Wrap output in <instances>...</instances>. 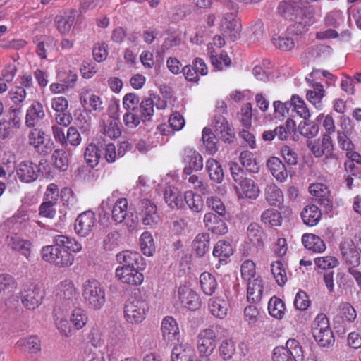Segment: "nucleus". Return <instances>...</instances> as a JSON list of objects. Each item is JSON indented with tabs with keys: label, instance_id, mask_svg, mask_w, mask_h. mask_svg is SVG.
I'll return each instance as SVG.
<instances>
[{
	"label": "nucleus",
	"instance_id": "c9c22d12",
	"mask_svg": "<svg viewBox=\"0 0 361 361\" xmlns=\"http://www.w3.org/2000/svg\"><path fill=\"white\" fill-rule=\"evenodd\" d=\"M302 243L305 248L314 252H322L326 249L324 241L314 234H304L302 237Z\"/></svg>",
	"mask_w": 361,
	"mask_h": 361
},
{
	"label": "nucleus",
	"instance_id": "5fc2aeb1",
	"mask_svg": "<svg viewBox=\"0 0 361 361\" xmlns=\"http://www.w3.org/2000/svg\"><path fill=\"white\" fill-rule=\"evenodd\" d=\"M292 111L295 112L304 120H308L311 116L304 100L296 94L292 96Z\"/></svg>",
	"mask_w": 361,
	"mask_h": 361
},
{
	"label": "nucleus",
	"instance_id": "1a4fd4ad",
	"mask_svg": "<svg viewBox=\"0 0 361 361\" xmlns=\"http://www.w3.org/2000/svg\"><path fill=\"white\" fill-rule=\"evenodd\" d=\"M139 103V97L134 93H128L123 98V106L126 110L123 121L128 128H134V124L133 123L138 121L135 113Z\"/></svg>",
	"mask_w": 361,
	"mask_h": 361
},
{
	"label": "nucleus",
	"instance_id": "49530a36",
	"mask_svg": "<svg viewBox=\"0 0 361 361\" xmlns=\"http://www.w3.org/2000/svg\"><path fill=\"white\" fill-rule=\"evenodd\" d=\"M128 201L126 198L118 200L114 204L111 213L112 219L116 224L123 222L127 217Z\"/></svg>",
	"mask_w": 361,
	"mask_h": 361
},
{
	"label": "nucleus",
	"instance_id": "a19ab883",
	"mask_svg": "<svg viewBox=\"0 0 361 361\" xmlns=\"http://www.w3.org/2000/svg\"><path fill=\"white\" fill-rule=\"evenodd\" d=\"M210 237L208 233H200L193 240L192 247L199 257L204 256L209 250Z\"/></svg>",
	"mask_w": 361,
	"mask_h": 361
},
{
	"label": "nucleus",
	"instance_id": "13d9d810",
	"mask_svg": "<svg viewBox=\"0 0 361 361\" xmlns=\"http://www.w3.org/2000/svg\"><path fill=\"white\" fill-rule=\"evenodd\" d=\"M313 336L320 347L329 348L334 343L335 338L331 329L327 331H316L312 333Z\"/></svg>",
	"mask_w": 361,
	"mask_h": 361
},
{
	"label": "nucleus",
	"instance_id": "774afa93",
	"mask_svg": "<svg viewBox=\"0 0 361 361\" xmlns=\"http://www.w3.org/2000/svg\"><path fill=\"white\" fill-rule=\"evenodd\" d=\"M279 12L286 18L290 17V15L295 16L296 11L300 10V5L298 2L290 3L286 1L280 2L278 6Z\"/></svg>",
	"mask_w": 361,
	"mask_h": 361
},
{
	"label": "nucleus",
	"instance_id": "c756f323",
	"mask_svg": "<svg viewBox=\"0 0 361 361\" xmlns=\"http://www.w3.org/2000/svg\"><path fill=\"white\" fill-rule=\"evenodd\" d=\"M20 126V120L14 115L9 119H2L0 121V138L2 140L10 139L14 135V129H18Z\"/></svg>",
	"mask_w": 361,
	"mask_h": 361
},
{
	"label": "nucleus",
	"instance_id": "7ed1b4c3",
	"mask_svg": "<svg viewBox=\"0 0 361 361\" xmlns=\"http://www.w3.org/2000/svg\"><path fill=\"white\" fill-rule=\"evenodd\" d=\"M148 312V302L140 297H130L124 305V316L129 323L142 322L145 319Z\"/></svg>",
	"mask_w": 361,
	"mask_h": 361
},
{
	"label": "nucleus",
	"instance_id": "0eeeda50",
	"mask_svg": "<svg viewBox=\"0 0 361 361\" xmlns=\"http://www.w3.org/2000/svg\"><path fill=\"white\" fill-rule=\"evenodd\" d=\"M296 11L294 17H290L295 20V23L289 26V30L297 31V34H302L306 31V27L310 26L315 22L314 12L312 7L302 8Z\"/></svg>",
	"mask_w": 361,
	"mask_h": 361
},
{
	"label": "nucleus",
	"instance_id": "6e6552de",
	"mask_svg": "<svg viewBox=\"0 0 361 361\" xmlns=\"http://www.w3.org/2000/svg\"><path fill=\"white\" fill-rule=\"evenodd\" d=\"M27 138L28 144L40 154L47 155L53 149V142H46L45 133L41 128L33 127L29 132Z\"/></svg>",
	"mask_w": 361,
	"mask_h": 361
},
{
	"label": "nucleus",
	"instance_id": "4c0bfd02",
	"mask_svg": "<svg viewBox=\"0 0 361 361\" xmlns=\"http://www.w3.org/2000/svg\"><path fill=\"white\" fill-rule=\"evenodd\" d=\"M265 198L271 205H280L283 200V192L274 183H269L265 188Z\"/></svg>",
	"mask_w": 361,
	"mask_h": 361
},
{
	"label": "nucleus",
	"instance_id": "680f3d73",
	"mask_svg": "<svg viewBox=\"0 0 361 361\" xmlns=\"http://www.w3.org/2000/svg\"><path fill=\"white\" fill-rule=\"evenodd\" d=\"M140 248L144 255L152 256L155 250L154 243L149 232H144L140 238Z\"/></svg>",
	"mask_w": 361,
	"mask_h": 361
},
{
	"label": "nucleus",
	"instance_id": "f3484780",
	"mask_svg": "<svg viewBox=\"0 0 361 361\" xmlns=\"http://www.w3.org/2000/svg\"><path fill=\"white\" fill-rule=\"evenodd\" d=\"M161 332L162 340L166 344L174 343L178 340L179 328L176 320L171 317H165L161 322Z\"/></svg>",
	"mask_w": 361,
	"mask_h": 361
},
{
	"label": "nucleus",
	"instance_id": "39448f33",
	"mask_svg": "<svg viewBox=\"0 0 361 361\" xmlns=\"http://www.w3.org/2000/svg\"><path fill=\"white\" fill-rule=\"evenodd\" d=\"M211 126L213 133L218 139L225 143H231L235 137L233 128L224 115H214Z\"/></svg>",
	"mask_w": 361,
	"mask_h": 361
},
{
	"label": "nucleus",
	"instance_id": "bb28decb",
	"mask_svg": "<svg viewBox=\"0 0 361 361\" xmlns=\"http://www.w3.org/2000/svg\"><path fill=\"white\" fill-rule=\"evenodd\" d=\"M164 200L171 209H180L184 205V195L173 186H168L164 190Z\"/></svg>",
	"mask_w": 361,
	"mask_h": 361
},
{
	"label": "nucleus",
	"instance_id": "052dcab7",
	"mask_svg": "<svg viewBox=\"0 0 361 361\" xmlns=\"http://www.w3.org/2000/svg\"><path fill=\"white\" fill-rule=\"evenodd\" d=\"M286 347L293 361H303V351L299 342L295 339H288Z\"/></svg>",
	"mask_w": 361,
	"mask_h": 361
},
{
	"label": "nucleus",
	"instance_id": "0e129e2a",
	"mask_svg": "<svg viewBox=\"0 0 361 361\" xmlns=\"http://www.w3.org/2000/svg\"><path fill=\"white\" fill-rule=\"evenodd\" d=\"M210 60L212 64L219 70H222L224 67H228L231 63V60L228 56L226 51H221L219 54H213L211 53Z\"/></svg>",
	"mask_w": 361,
	"mask_h": 361
},
{
	"label": "nucleus",
	"instance_id": "412c9836",
	"mask_svg": "<svg viewBox=\"0 0 361 361\" xmlns=\"http://www.w3.org/2000/svg\"><path fill=\"white\" fill-rule=\"evenodd\" d=\"M224 217L213 212H208L204 216V225L213 233L224 235L228 233V226Z\"/></svg>",
	"mask_w": 361,
	"mask_h": 361
},
{
	"label": "nucleus",
	"instance_id": "a211bd4d",
	"mask_svg": "<svg viewBox=\"0 0 361 361\" xmlns=\"http://www.w3.org/2000/svg\"><path fill=\"white\" fill-rule=\"evenodd\" d=\"M340 250L342 259L348 268L357 267L360 266V252L355 249L352 242H348V240L341 242L340 244Z\"/></svg>",
	"mask_w": 361,
	"mask_h": 361
},
{
	"label": "nucleus",
	"instance_id": "e2e57ef3",
	"mask_svg": "<svg viewBox=\"0 0 361 361\" xmlns=\"http://www.w3.org/2000/svg\"><path fill=\"white\" fill-rule=\"evenodd\" d=\"M271 273L279 286H283L287 281L286 272L283 263L280 261L274 262L271 264Z\"/></svg>",
	"mask_w": 361,
	"mask_h": 361
},
{
	"label": "nucleus",
	"instance_id": "c85d7f7f",
	"mask_svg": "<svg viewBox=\"0 0 361 361\" xmlns=\"http://www.w3.org/2000/svg\"><path fill=\"white\" fill-rule=\"evenodd\" d=\"M267 166L273 176L279 181L283 182L288 177V171L281 160L271 157L267 161Z\"/></svg>",
	"mask_w": 361,
	"mask_h": 361
},
{
	"label": "nucleus",
	"instance_id": "603ef678",
	"mask_svg": "<svg viewBox=\"0 0 361 361\" xmlns=\"http://www.w3.org/2000/svg\"><path fill=\"white\" fill-rule=\"evenodd\" d=\"M88 322V316L86 311L82 308H75L71 313L70 322L76 330L84 327Z\"/></svg>",
	"mask_w": 361,
	"mask_h": 361
},
{
	"label": "nucleus",
	"instance_id": "dca6fc26",
	"mask_svg": "<svg viewBox=\"0 0 361 361\" xmlns=\"http://www.w3.org/2000/svg\"><path fill=\"white\" fill-rule=\"evenodd\" d=\"M80 102L86 111L102 112L104 107L102 98L94 94L91 90L82 89L80 94Z\"/></svg>",
	"mask_w": 361,
	"mask_h": 361
},
{
	"label": "nucleus",
	"instance_id": "9d476101",
	"mask_svg": "<svg viewBox=\"0 0 361 361\" xmlns=\"http://www.w3.org/2000/svg\"><path fill=\"white\" fill-rule=\"evenodd\" d=\"M221 30L223 35L234 42L240 38L241 25L233 13H226L221 23Z\"/></svg>",
	"mask_w": 361,
	"mask_h": 361
},
{
	"label": "nucleus",
	"instance_id": "6ab92c4d",
	"mask_svg": "<svg viewBox=\"0 0 361 361\" xmlns=\"http://www.w3.org/2000/svg\"><path fill=\"white\" fill-rule=\"evenodd\" d=\"M339 310L340 312L334 317V323L336 329L341 327L345 329L346 323H352L355 320L356 310L351 304L347 302L341 303Z\"/></svg>",
	"mask_w": 361,
	"mask_h": 361
},
{
	"label": "nucleus",
	"instance_id": "473e14b6",
	"mask_svg": "<svg viewBox=\"0 0 361 361\" xmlns=\"http://www.w3.org/2000/svg\"><path fill=\"white\" fill-rule=\"evenodd\" d=\"M321 216V210L314 204L307 205L301 212V218L304 224L310 226L317 225Z\"/></svg>",
	"mask_w": 361,
	"mask_h": 361
},
{
	"label": "nucleus",
	"instance_id": "338daca9",
	"mask_svg": "<svg viewBox=\"0 0 361 361\" xmlns=\"http://www.w3.org/2000/svg\"><path fill=\"white\" fill-rule=\"evenodd\" d=\"M262 221L271 226H276L281 224L280 213L275 209L265 210L261 216Z\"/></svg>",
	"mask_w": 361,
	"mask_h": 361
},
{
	"label": "nucleus",
	"instance_id": "de8ad7c7",
	"mask_svg": "<svg viewBox=\"0 0 361 361\" xmlns=\"http://www.w3.org/2000/svg\"><path fill=\"white\" fill-rule=\"evenodd\" d=\"M206 169L211 180L218 183L222 182L224 171L221 165L216 160L208 159L206 163Z\"/></svg>",
	"mask_w": 361,
	"mask_h": 361
},
{
	"label": "nucleus",
	"instance_id": "4468645a",
	"mask_svg": "<svg viewBox=\"0 0 361 361\" xmlns=\"http://www.w3.org/2000/svg\"><path fill=\"white\" fill-rule=\"evenodd\" d=\"M95 214L92 211H86L81 213L76 219L75 223V231L81 237L89 235L95 224Z\"/></svg>",
	"mask_w": 361,
	"mask_h": 361
},
{
	"label": "nucleus",
	"instance_id": "f257e3e1",
	"mask_svg": "<svg viewBox=\"0 0 361 361\" xmlns=\"http://www.w3.org/2000/svg\"><path fill=\"white\" fill-rule=\"evenodd\" d=\"M81 249V244L75 239L57 235L54 237V245L44 246L41 255L44 261L53 263L59 267H68L74 262V256L70 251L78 252Z\"/></svg>",
	"mask_w": 361,
	"mask_h": 361
},
{
	"label": "nucleus",
	"instance_id": "a18cd8bd",
	"mask_svg": "<svg viewBox=\"0 0 361 361\" xmlns=\"http://www.w3.org/2000/svg\"><path fill=\"white\" fill-rule=\"evenodd\" d=\"M75 21V13L71 11L69 14L58 15L55 18L57 29L62 35L68 33Z\"/></svg>",
	"mask_w": 361,
	"mask_h": 361
},
{
	"label": "nucleus",
	"instance_id": "2eb2a0df",
	"mask_svg": "<svg viewBox=\"0 0 361 361\" xmlns=\"http://www.w3.org/2000/svg\"><path fill=\"white\" fill-rule=\"evenodd\" d=\"M44 297L43 291L37 285L30 284L21 292V300L23 305L30 310H34L41 303Z\"/></svg>",
	"mask_w": 361,
	"mask_h": 361
},
{
	"label": "nucleus",
	"instance_id": "5701e85b",
	"mask_svg": "<svg viewBox=\"0 0 361 361\" xmlns=\"http://www.w3.org/2000/svg\"><path fill=\"white\" fill-rule=\"evenodd\" d=\"M154 100L152 97L146 98L139 103L136 110V114L138 121L134 124V128L137 127L141 121H150L154 112Z\"/></svg>",
	"mask_w": 361,
	"mask_h": 361
},
{
	"label": "nucleus",
	"instance_id": "864d4df0",
	"mask_svg": "<svg viewBox=\"0 0 361 361\" xmlns=\"http://www.w3.org/2000/svg\"><path fill=\"white\" fill-rule=\"evenodd\" d=\"M8 245L11 249L18 250L27 259L30 255L31 243L18 236L11 237Z\"/></svg>",
	"mask_w": 361,
	"mask_h": 361
},
{
	"label": "nucleus",
	"instance_id": "09e8293b",
	"mask_svg": "<svg viewBox=\"0 0 361 361\" xmlns=\"http://www.w3.org/2000/svg\"><path fill=\"white\" fill-rule=\"evenodd\" d=\"M54 313L55 324L59 331L66 336H71L72 335V329L70 322L63 315V310L54 309Z\"/></svg>",
	"mask_w": 361,
	"mask_h": 361
},
{
	"label": "nucleus",
	"instance_id": "f8f14e48",
	"mask_svg": "<svg viewBox=\"0 0 361 361\" xmlns=\"http://www.w3.org/2000/svg\"><path fill=\"white\" fill-rule=\"evenodd\" d=\"M183 159L185 164L183 173L186 176L191 175L193 171H200L203 168L202 157L192 148H185Z\"/></svg>",
	"mask_w": 361,
	"mask_h": 361
},
{
	"label": "nucleus",
	"instance_id": "cd10ccee",
	"mask_svg": "<svg viewBox=\"0 0 361 361\" xmlns=\"http://www.w3.org/2000/svg\"><path fill=\"white\" fill-rule=\"evenodd\" d=\"M299 35L297 34V31L290 32L288 27L286 33L277 37H273V42L276 48L283 51H289L295 47V42Z\"/></svg>",
	"mask_w": 361,
	"mask_h": 361
},
{
	"label": "nucleus",
	"instance_id": "3c124183",
	"mask_svg": "<svg viewBox=\"0 0 361 361\" xmlns=\"http://www.w3.org/2000/svg\"><path fill=\"white\" fill-rule=\"evenodd\" d=\"M101 157V150L94 144L88 145L84 152V159L86 164L91 168L97 166Z\"/></svg>",
	"mask_w": 361,
	"mask_h": 361
},
{
	"label": "nucleus",
	"instance_id": "c03bdc74",
	"mask_svg": "<svg viewBox=\"0 0 361 361\" xmlns=\"http://www.w3.org/2000/svg\"><path fill=\"white\" fill-rule=\"evenodd\" d=\"M218 137L211 128H204L202 130V141L207 152L210 154H215L218 150Z\"/></svg>",
	"mask_w": 361,
	"mask_h": 361
},
{
	"label": "nucleus",
	"instance_id": "f704fd0d",
	"mask_svg": "<svg viewBox=\"0 0 361 361\" xmlns=\"http://www.w3.org/2000/svg\"><path fill=\"white\" fill-rule=\"evenodd\" d=\"M60 298L65 303V305H73L76 300L77 291L74 284L70 281H64L60 285Z\"/></svg>",
	"mask_w": 361,
	"mask_h": 361
},
{
	"label": "nucleus",
	"instance_id": "aec40b11",
	"mask_svg": "<svg viewBox=\"0 0 361 361\" xmlns=\"http://www.w3.org/2000/svg\"><path fill=\"white\" fill-rule=\"evenodd\" d=\"M178 298L181 304L190 310H196L201 307V301L197 293L186 286L178 289Z\"/></svg>",
	"mask_w": 361,
	"mask_h": 361
},
{
	"label": "nucleus",
	"instance_id": "4d7b16f0",
	"mask_svg": "<svg viewBox=\"0 0 361 361\" xmlns=\"http://www.w3.org/2000/svg\"><path fill=\"white\" fill-rule=\"evenodd\" d=\"M285 305L280 298L274 296L269 300L268 310L273 317L281 319L285 314Z\"/></svg>",
	"mask_w": 361,
	"mask_h": 361
},
{
	"label": "nucleus",
	"instance_id": "bf43d9fd",
	"mask_svg": "<svg viewBox=\"0 0 361 361\" xmlns=\"http://www.w3.org/2000/svg\"><path fill=\"white\" fill-rule=\"evenodd\" d=\"M183 200L184 203L185 202L193 212H199L203 208L204 204L201 196L199 195H195L191 191L185 192Z\"/></svg>",
	"mask_w": 361,
	"mask_h": 361
},
{
	"label": "nucleus",
	"instance_id": "2f4dec72",
	"mask_svg": "<svg viewBox=\"0 0 361 361\" xmlns=\"http://www.w3.org/2000/svg\"><path fill=\"white\" fill-rule=\"evenodd\" d=\"M195 352L189 345L175 346L171 353V361H194Z\"/></svg>",
	"mask_w": 361,
	"mask_h": 361
},
{
	"label": "nucleus",
	"instance_id": "ea45409f",
	"mask_svg": "<svg viewBox=\"0 0 361 361\" xmlns=\"http://www.w3.org/2000/svg\"><path fill=\"white\" fill-rule=\"evenodd\" d=\"M209 307L211 313L216 317L223 319L227 314L228 303L221 298H212L209 300Z\"/></svg>",
	"mask_w": 361,
	"mask_h": 361
},
{
	"label": "nucleus",
	"instance_id": "37998d69",
	"mask_svg": "<svg viewBox=\"0 0 361 361\" xmlns=\"http://www.w3.org/2000/svg\"><path fill=\"white\" fill-rule=\"evenodd\" d=\"M240 162L242 166L250 173H257L259 171V166L257 163L256 159L250 151H243L239 157Z\"/></svg>",
	"mask_w": 361,
	"mask_h": 361
},
{
	"label": "nucleus",
	"instance_id": "20e7f679",
	"mask_svg": "<svg viewBox=\"0 0 361 361\" xmlns=\"http://www.w3.org/2000/svg\"><path fill=\"white\" fill-rule=\"evenodd\" d=\"M307 146L316 158H320L323 156L325 159H337L334 153V145L332 139L329 134H324L321 139L314 140H307Z\"/></svg>",
	"mask_w": 361,
	"mask_h": 361
},
{
	"label": "nucleus",
	"instance_id": "b1692460",
	"mask_svg": "<svg viewBox=\"0 0 361 361\" xmlns=\"http://www.w3.org/2000/svg\"><path fill=\"white\" fill-rule=\"evenodd\" d=\"M45 116L42 104L35 101L27 110L25 125L29 128L35 127Z\"/></svg>",
	"mask_w": 361,
	"mask_h": 361
},
{
	"label": "nucleus",
	"instance_id": "e433bc0d",
	"mask_svg": "<svg viewBox=\"0 0 361 361\" xmlns=\"http://www.w3.org/2000/svg\"><path fill=\"white\" fill-rule=\"evenodd\" d=\"M17 288L13 277L7 274H0V300L11 295Z\"/></svg>",
	"mask_w": 361,
	"mask_h": 361
},
{
	"label": "nucleus",
	"instance_id": "6e6d98bb",
	"mask_svg": "<svg viewBox=\"0 0 361 361\" xmlns=\"http://www.w3.org/2000/svg\"><path fill=\"white\" fill-rule=\"evenodd\" d=\"M298 127L300 134L308 139L316 137L318 135L319 129L316 122L309 120L301 121Z\"/></svg>",
	"mask_w": 361,
	"mask_h": 361
},
{
	"label": "nucleus",
	"instance_id": "58836bf2",
	"mask_svg": "<svg viewBox=\"0 0 361 361\" xmlns=\"http://www.w3.org/2000/svg\"><path fill=\"white\" fill-rule=\"evenodd\" d=\"M264 232L257 223H251L247 229V240L254 246L259 247L263 245Z\"/></svg>",
	"mask_w": 361,
	"mask_h": 361
},
{
	"label": "nucleus",
	"instance_id": "72a5a7b5",
	"mask_svg": "<svg viewBox=\"0 0 361 361\" xmlns=\"http://www.w3.org/2000/svg\"><path fill=\"white\" fill-rule=\"evenodd\" d=\"M16 345L22 351L30 355H35L41 350V342L37 336L22 338L18 341Z\"/></svg>",
	"mask_w": 361,
	"mask_h": 361
},
{
	"label": "nucleus",
	"instance_id": "69168bd1",
	"mask_svg": "<svg viewBox=\"0 0 361 361\" xmlns=\"http://www.w3.org/2000/svg\"><path fill=\"white\" fill-rule=\"evenodd\" d=\"M233 253L231 245L225 240H219L215 245L213 250V255L215 257H228Z\"/></svg>",
	"mask_w": 361,
	"mask_h": 361
},
{
	"label": "nucleus",
	"instance_id": "f03ea898",
	"mask_svg": "<svg viewBox=\"0 0 361 361\" xmlns=\"http://www.w3.org/2000/svg\"><path fill=\"white\" fill-rule=\"evenodd\" d=\"M82 297L89 308L99 310L106 302L105 288L95 279L87 280L82 285Z\"/></svg>",
	"mask_w": 361,
	"mask_h": 361
},
{
	"label": "nucleus",
	"instance_id": "423d86ee",
	"mask_svg": "<svg viewBox=\"0 0 361 361\" xmlns=\"http://www.w3.org/2000/svg\"><path fill=\"white\" fill-rule=\"evenodd\" d=\"M138 212L142 223L147 226H155L160 221L157 205L149 199H142L138 204Z\"/></svg>",
	"mask_w": 361,
	"mask_h": 361
},
{
	"label": "nucleus",
	"instance_id": "4be33fe9",
	"mask_svg": "<svg viewBox=\"0 0 361 361\" xmlns=\"http://www.w3.org/2000/svg\"><path fill=\"white\" fill-rule=\"evenodd\" d=\"M139 270L130 268H117L116 269V277L123 283L130 286L140 285L144 277Z\"/></svg>",
	"mask_w": 361,
	"mask_h": 361
},
{
	"label": "nucleus",
	"instance_id": "9b49d317",
	"mask_svg": "<svg viewBox=\"0 0 361 361\" xmlns=\"http://www.w3.org/2000/svg\"><path fill=\"white\" fill-rule=\"evenodd\" d=\"M117 262L121 264L118 268H130L142 270L145 264L144 258L137 252L125 250L116 255Z\"/></svg>",
	"mask_w": 361,
	"mask_h": 361
},
{
	"label": "nucleus",
	"instance_id": "ddd939ff",
	"mask_svg": "<svg viewBox=\"0 0 361 361\" xmlns=\"http://www.w3.org/2000/svg\"><path fill=\"white\" fill-rule=\"evenodd\" d=\"M16 171L21 182L30 183L37 179L41 170L39 166L34 162L23 161L16 166Z\"/></svg>",
	"mask_w": 361,
	"mask_h": 361
},
{
	"label": "nucleus",
	"instance_id": "a878e982",
	"mask_svg": "<svg viewBox=\"0 0 361 361\" xmlns=\"http://www.w3.org/2000/svg\"><path fill=\"white\" fill-rule=\"evenodd\" d=\"M238 184L240 186L238 192L240 197L256 200L259 197L260 194L259 188L252 179L246 178Z\"/></svg>",
	"mask_w": 361,
	"mask_h": 361
},
{
	"label": "nucleus",
	"instance_id": "8fccbe9b",
	"mask_svg": "<svg viewBox=\"0 0 361 361\" xmlns=\"http://www.w3.org/2000/svg\"><path fill=\"white\" fill-rule=\"evenodd\" d=\"M54 167L60 171H67L69 166L68 154L63 149H56L51 155Z\"/></svg>",
	"mask_w": 361,
	"mask_h": 361
},
{
	"label": "nucleus",
	"instance_id": "79ce46f5",
	"mask_svg": "<svg viewBox=\"0 0 361 361\" xmlns=\"http://www.w3.org/2000/svg\"><path fill=\"white\" fill-rule=\"evenodd\" d=\"M200 283L204 294L212 295L217 288L216 278L209 272H203L200 276Z\"/></svg>",
	"mask_w": 361,
	"mask_h": 361
},
{
	"label": "nucleus",
	"instance_id": "393cba45",
	"mask_svg": "<svg viewBox=\"0 0 361 361\" xmlns=\"http://www.w3.org/2000/svg\"><path fill=\"white\" fill-rule=\"evenodd\" d=\"M264 292V285L260 276L247 281V299L249 302L258 303L260 302Z\"/></svg>",
	"mask_w": 361,
	"mask_h": 361
},
{
	"label": "nucleus",
	"instance_id": "7c9ffc66",
	"mask_svg": "<svg viewBox=\"0 0 361 361\" xmlns=\"http://www.w3.org/2000/svg\"><path fill=\"white\" fill-rule=\"evenodd\" d=\"M16 157L11 152L5 153L0 161V178H10L16 171Z\"/></svg>",
	"mask_w": 361,
	"mask_h": 361
}]
</instances>
